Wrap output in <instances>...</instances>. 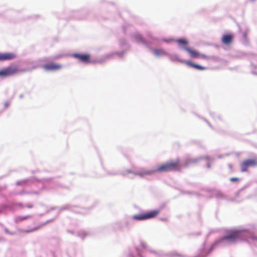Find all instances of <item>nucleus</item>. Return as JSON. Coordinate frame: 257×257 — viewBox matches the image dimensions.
I'll list each match as a JSON object with an SVG mask.
<instances>
[{
  "label": "nucleus",
  "instance_id": "1",
  "mask_svg": "<svg viewBox=\"0 0 257 257\" xmlns=\"http://www.w3.org/2000/svg\"><path fill=\"white\" fill-rule=\"evenodd\" d=\"M181 169V165L179 160L171 161L162 165V171H180Z\"/></svg>",
  "mask_w": 257,
  "mask_h": 257
},
{
  "label": "nucleus",
  "instance_id": "2",
  "mask_svg": "<svg viewBox=\"0 0 257 257\" xmlns=\"http://www.w3.org/2000/svg\"><path fill=\"white\" fill-rule=\"evenodd\" d=\"M26 71V70L19 69L16 67L9 66L0 70V77H7L13 75L19 72H25Z\"/></svg>",
  "mask_w": 257,
  "mask_h": 257
},
{
  "label": "nucleus",
  "instance_id": "3",
  "mask_svg": "<svg viewBox=\"0 0 257 257\" xmlns=\"http://www.w3.org/2000/svg\"><path fill=\"white\" fill-rule=\"evenodd\" d=\"M159 214V210H152L145 213L135 215L133 216L134 219L139 220H147L154 218Z\"/></svg>",
  "mask_w": 257,
  "mask_h": 257
},
{
  "label": "nucleus",
  "instance_id": "4",
  "mask_svg": "<svg viewBox=\"0 0 257 257\" xmlns=\"http://www.w3.org/2000/svg\"><path fill=\"white\" fill-rule=\"evenodd\" d=\"M257 166V160L248 159L243 161L240 164L241 171L242 172H247L248 167H254Z\"/></svg>",
  "mask_w": 257,
  "mask_h": 257
},
{
  "label": "nucleus",
  "instance_id": "5",
  "mask_svg": "<svg viewBox=\"0 0 257 257\" xmlns=\"http://www.w3.org/2000/svg\"><path fill=\"white\" fill-rule=\"evenodd\" d=\"M184 49L190 54V56L191 58H201L204 59H208L209 58V57L208 55L203 54H200L198 51L195 50L191 49L187 47H184Z\"/></svg>",
  "mask_w": 257,
  "mask_h": 257
},
{
  "label": "nucleus",
  "instance_id": "6",
  "mask_svg": "<svg viewBox=\"0 0 257 257\" xmlns=\"http://www.w3.org/2000/svg\"><path fill=\"white\" fill-rule=\"evenodd\" d=\"M73 57L77 59L80 61L85 63H91L90 55L86 53H75L72 55Z\"/></svg>",
  "mask_w": 257,
  "mask_h": 257
},
{
  "label": "nucleus",
  "instance_id": "7",
  "mask_svg": "<svg viewBox=\"0 0 257 257\" xmlns=\"http://www.w3.org/2000/svg\"><path fill=\"white\" fill-rule=\"evenodd\" d=\"M239 238V233L238 232H233L230 234L221 238L220 241L227 240L228 242H233Z\"/></svg>",
  "mask_w": 257,
  "mask_h": 257
},
{
  "label": "nucleus",
  "instance_id": "8",
  "mask_svg": "<svg viewBox=\"0 0 257 257\" xmlns=\"http://www.w3.org/2000/svg\"><path fill=\"white\" fill-rule=\"evenodd\" d=\"M43 68L47 71H54L60 69L62 68V66L56 63H49L44 65Z\"/></svg>",
  "mask_w": 257,
  "mask_h": 257
},
{
  "label": "nucleus",
  "instance_id": "9",
  "mask_svg": "<svg viewBox=\"0 0 257 257\" xmlns=\"http://www.w3.org/2000/svg\"><path fill=\"white\" fill-rule=\"evenodd\" d=\"M16 57L14 53H0V61L14 59Z\"/></svg>",
  "mask_w": 257,
  "mask_h": 257
},
{
  "label": "nucleus",
  "instance_id": "10",
  "mask_svg": "<svg viewBox=\"0 0 257 257\" xmlns=\"http://www.w3.org/2000/svg\"><path fill=\"white\" fill-rule=\"evenodd\" d=\"M233 36L232 34H225L222 37V42L225 45L230 44L233 40Z\"/></svg>",
  "mask_w": 257,
  "mask_h": 257
},
{
  "label": "nucleus",
  "instance_id": "11",
  "mask_svg": "<svg viewBox=\"0 0 257 257\" xmlns=\"http://www.w3.org/2000/svg\"><path fill=\"white\" fill-rule=\"evenodd\" d=\"M185 63L187 66L199 70H205L206 69V67L201 66L199 64L193 63L190 61H186Z\"/></svg>",
  "mask_w": 257,
  "mask_h": 257
},
{
  "label": "nucleus",
  "instance_id": "12",
  "mask_svg": "<svg viewBox=\"0 0 257 257\" xmlns=\"http://www.w3.org/2000/svg\"><path fill=\"white\" fill-rule=\"evenodd\" d=\"M176 42L183 49L184 47H187L186 46L188 44V42L187 40L183 39H177Z\"/></svg>",
  "mask_w": 257,
  "mask_h": 257
},
{
  "label": "nucleus",
  "instance_id": "13",
  "mask_svg": "<svg viewBox=\"0 0 257 257\" xmlns=\"http://www.w3.org/2000/svg\"><path fill=\"white\" fill-rule=\"evenodd\" d=\"M185 255L177 251H173L169 254V257H184Z\"/></svg>",
  "mask_w": 257,
  "mask_h": 257
},
{
  "label": "nucleus",
  "instance_id": "14",
  "mask_svg": "<svg viewBox=\"0 0 257 257\" xmlns=\"http://www.w3.org/2000/svg\"><path fill=\"white\" fill-rule=\"evenodd\" d=\"M31 217L32 216L31 215H27V216H18L16 218V220H17V221H22L26 220L28 218H29Z\"/></svg>",
  "mask_w": 257,
  "mask_h": 257
},
{
  "label": "nucleus",
  "instance_id": "15",
  "mask_svg": "<svg viewBox=\"0 0 257 257\" xmlns=\"http://www.w3.org/2000/svg\"><path fill=\"white\" fill-rule=\"evenodd\" d=\"M153 172V171H145L143 173L139 174L140 175H145V174L149 175V174H152Z\"/></svg>",
  "mask_w": 257,
  "mask_h": 257
},
{
  "label": "nucleus",
  "instance_id": "16",
  "mask_svg": "<svg viewBox=\"0 0 257 257\" xmlns=\"http://www.w3.org/2000/svg\"><path fill=\"white\" fill-rule=\"evenodd\" d=\"M20 206H21V207H23L24 206H23L22 204H20L19 205ZM24 207H27V208H31L33 207V205L31 204H26L24 206Z\"/></svg>",
  "mask_w": 257,
  "mask_h": 257
},
{
  "label": "nucleus",
  "instance_id": "17",
  "mask_svg": "<svg viewBox=\"0 0 257 257\" xmlns=\"http://www.w3.org/2000/svg\"><path fill=\"white\" fill-rule=\"evenodd\" d=\"M239 180V179L238 178L236 177H232L230 179V181L232 182L238 181Z\"/></svg>",
  "mask_w": 257,
  "mask_h": 257
},
{
  "label": "nucleus",
  "instance_id": "18",
  "mask_svg": "<svg viewBox=\"0 0 257 257\" xmlns=\"http://www.w3.org/2000/svg\"><path fill=\"white\" fill-rule=\"evenodd\" d=\"M136 39H138V41H142V38L141 37V36L138 35L136 36Z\"/></svg>",
  "mask_w": 257,
  "mask_h": 257
},
{
  "label": "nucleus",
  "instance_id": "19",
  "mask_svg": "<svg viewBox=\"0 0 257 257\" xmlns=\"http://www.w3.org/2000/svg\"><path fill=\"white\" fill-rule=\"evenodd\" d=\"M244 37L245 39L247 38V34L246 33H244Z\"/></svg>",
  "mask_w": 257,
  "mask_h": 257
}]
</instances>
